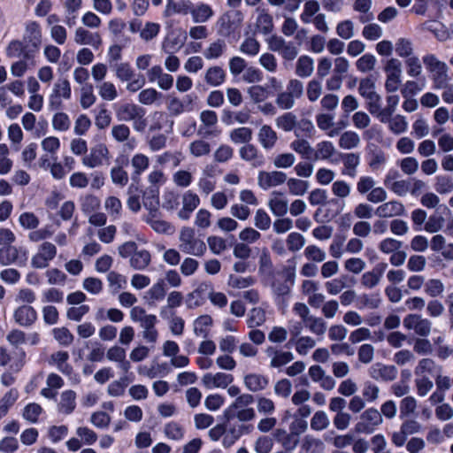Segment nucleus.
Returning a JSON list of instances; mask_svg holds the SVG:
<instances>
[{
	"label": "nucleus",
	"mask_w": 453,
	"mask_h": 453,
	"mask_svg": "<svg viewBox=\"0 0 453 453\" xmlns=\"http://www.w3.org/2000/svg\"><path fill=\"white\" fill-rule=\"evenodd\" d=\"M296 277L295 266H285L273 276L270 287L276 302L282 301L290 295Z\"/></svg>",
	"instance_id": "f257e3e1"
},
{
	"label": "nucleus",
	"mask_w": 453,
	"mask_h": 453,
	"mask_svg": "<svg viewBox=\"0 0 453 453\" xmlns=\"http://www.w3.org/2000/svg\"><path fill=\"white\" fill-rule=\"evenodd\" d=\"M115 115L119 121L133 122L134 131L142 133L147 127L145 110L132 103H125L115 107Z\"/></svg>",
	"instance_id": "f03ea898"
},
{
	"label": "nucleus",
	"mask_w": 453,
	"mask_h": 453,
	"mask_svg": "<svg viewBox=\"0 0 453 453\" xmlns=\"http://www.w3.org/2000/svg\"><path fill=\"white\" fill-rule=\"evenodd\" d=\"M423 64L428 72L433 81L434 88L440 89L449 83V67L447 64L441 61L434 54L428 53L422 58Z\"/></svg>",
	"instance_id": "7ed1b4c3"
},
{
	"label": "nucleus",
	"mask_w": 453,
	"mask_h": 453,
	"mask_svg": "<svg viewBox=\"0 0 453 453\" xmlns=\"http://www.w3.org/2000/svg\"><path fill=\"white\" fill-rule=\"evenodd\" d=\"M179 249L181 252L195 257H203L207 250L205 242L196 236L193 228L188 226L180 231Z\"/></svg>",
	"instance_id": "20e7f679"
},
{
	"label": "nucleus",
	"mask_w": 453,
	"mask_h": 453,
	"mask_svg": "<svg viewBox=\"0 0 453 453\" xmlns=\"http://www.w3.org/2000/svg\"><path fill=\"white\" fill-rule=\"evenodd\" d=\"M242 22L243 14L241 11H228L216 22L218 34L223 37H230L240 31Z\"/></svg>",
	"instance_id": "39448f33"
},
{
	"label": "nucleus",
	"mask_w": 453,
	"mask_h": 453,
	"mask_svg": "<svg viewBox=\"0 0 453 453\" xmlns=\"http://www.w3.org/2000/svg\"><path fill=\"white\" fill-rule=\"evenodd\" d=\"M382 423L383 418L381 417L379 410L374 407H370L360 414L354 429L357 434H371Z\"/></svg>",
	"instance_id": "423d86ee"
},
{
	"label": "nucleus",
	"mask_w": 453,
	"mask_h": 453,
	"mask_svg": "<svg viewBox=\"0 0 453 453\" xmlns=\"http://www.w3.org/2000/svg\"><path fill=\"white\" fill-rule=\"evenodd\" d=\"M71 84L66 78H59L53 85L52 91L49 96V108L51 111L59 110L62 107L63 100L71 98Z\"/></svg>",
	"instance_id": "0eeeda50"
},
{
	"label": "nucleus",
	"mask_w": 453,
	"mask_h": 453,
	"mask_svg": "<svg viewBox=\"0 0 453 453\" xmlns=\"http://www.w3.org/2000/svg\"><path fill=\"white\" fill-rule=\"evenodd\" d=\"M27 259V251L22 247L9 244L0 248V265L3 266L23 265Z\"/></svg>",
	"instance_id": "6e6552de"
},
{
	"label": "nucleus",
	"mask_w": 453,
	"mask_h": 453,
	"mask_svg": "<svg viewBox=\"0 0 453 453\" xmlns=\"http://www.w3.org/2000/svg\"><path fill=\"white\" fill-rule=\"evenodd\" d=\"M56 255V246L51 242H44L39 246L37 252L32 257L31 265L37 269L46 268Z\"/></svg>",
	"instance_id": "1a4fd4ad"
},
{
	"label": "nucleus",
	"mask_w": 453,
	"mask_h": 453,
	"mask_svg": "<svg viewBox=\"0 0 453 453\" xmlns=\"http://www.w3.org/2000/svg\"><path fill=\"white\" fill-rule=\"evenodd\" d=\"M112 139L118 143H123L125 150L133 151L137 147V141L131 136V129L125 123L113 125L111 129Z\"/></svg>",
	"instance_id": "9d476101"
},
{
	"label": "nucleus",
	"mask_w": 453,
	"mask_h": 453,
	"mask_svg": "<svg viewBox=\"0 0 453 453\" xmlns=\"http://www.w3.org/2000/svg\"><path fill=\"white\" fill-rule=\"evenodd\" d=\"M369 376L377 381L390 382L397 378V368L393 365L377 362L368 369Z\"/></svg>",
	"instance_id": "9b49d317"
},
{
	"label": "nucleus",
	"mask_w": 453,
	"mask_h": 453,
	"mask_svg": "<svg viewBox=\"0 0 453 453\" xmlns=\"http://www.w3.org/2000/svg\"><path fill=\"white\" fill-rule=\"evenodd\" d=\"M109 154L110 151L104 144H98L90 150L89 154L82 157V165L90 169L99 167L109 158Z\"/></svg>",
	"instance_id": "f8f14e48"
},
{
	"label": "nucleus",
	"mask_w": 453,
	"mask_h": 453,
	"mask_svg": "<svg viewBox=\"0 0 453 453\" xmlns=\"http://www.w3.org/2000/svg\"><path fill=\"white\" fill-rule=\"evenodd\" d=\"M265 354L270 359L269 366L271 368H280L294 359V354L291 351L278 349L274 346L266 347Z\"/></svg>",
	"instance_id": "ddd939ff"
},
{
	"label": "nucleus",
	"mask_w": 453,
	"mask_h": 453,
	"mask_svg": "<svg viewBox=\"0 0 453 453\" xmlns=\"http://www.w3.org/2000/svg\"><path fill=\"white\" fill-rule=\"evenodd\" d=\"M234 381V376L226 372L205 373L202 377V384L207 389L226 388Z\"/></svg>",
	"instance_id": "4468645a"
},
{
	"label": "nucleus",
	"mask_w": 453,
	"mask_h": 453,
	"mask_svg": "<svg viewBox=\"0 0 453 453\" xmlns=\"http://www.w3.org/2000/svg\"><path fill=\"white\" fill-rule=\"evenodd\" d=\"M286 180L287 174L280 171H261L257 175V185L264 190L280 186L285 183Z\"/></svg>",
	"instance_id": "2eb2a0df"
},
{
	"label": "nucleus",
	"mask_w": 453,
	"mask_h": 453,
	"mask_svg": "<svg viewBox=\"0 0 453 453\" xmlns=\"http://www.w3.org/2000/svg\"><path fill=\"white\" fill-rule=\"evenodd\" d=\"M238 153L241 159L249 163L252 167H260L265 164L264 155L258 148L252 143L241 146Z\"/></svg>",
	"instance_id": "dca6fc26"
},
{
	"label": "nucleus",
	"mask_w": 453,
	"mask_h": 453,
	"mask_svg": "<svg viewBox=\"0 0 453 453\" xmlns=\"http://www.w3.org/2000/svg\"><path fill=\"white\" fill-rule=\"evenodd\" d=\"M405 207L400 201L391 200L381 203L375 209V215L379 218H393L405 214Z\"/></svg>",
	"instance_id": "f3484780"
},
{
	"label": "nucleus",
	"mask_w": 453,
	"mask_h": 453,
	"mask_svg": "<svg viewBox=\"0 0 453 453\" xmlns=\"http://www.w3.org/2000/svg\"><path fill=\"white\" fill-rule=\"evenodd\" d=\"M268 207L275 217H283L288 211V199L280 191H273L268 200Z\"/></svg>",
	"instance_id": "a211bd4d"
},
{
	"label": "nucleus",
	"mask_w": 453,
	"mask_h": 453,
	"mask_svg": "<svg viewBox=\"0 0 453 453\" xmlns=\"http://www.w3.org/2000/svg\"><path fill=\"white\" fill-rule=\"evenodd\" d=\"M106 358L118 364V367L124 373H127L131 368V364L127 360L126 349L119 345H113L108 349Z\"/></svg>",
	"instance_id": "6ab92c4d"
},
{
	"label": "nucleus",
	"mask_w": 453,
	"mask_h": 453,
	"mask_svg": "<svg viewBox=\"0 0 453 453\" xmlns=\"http://www.w3.org/2000/svg\"><path fill=\"white\" fill-rule=\"evenodd\" d=\"M127 163V158L125 156H119L115 160V165L110 171L112 183L121 188L125 187L129 180L128 173L123 168V165Z\"/></svg>",
	"instance_id": "aec40b11"
},
{
	"label": "nucleus",
	"mask_w": 453,
	"mask_h": 453,
	"mask_svg": "<svg viewBox=\"0 0 453 453\" xmlns=\"http://www.w3.org/2000/svg\"><path fill=\"white\" fill-rule=\"evenodd\" d=\"M13 319L20 326L29 327L36 321L37 312L30 305H20L15 309Z\"/></svg>",
	"instance_id": "412c9836"
},
{
	"label": "nucleus",
	"mask_w": 453,
	"mask_h": 453,
	"mask_svg": "<svg viewBox=\"0 0 453 453\" xmlns=\"http://www.w3.org/2000/svg\"><path fill=\"white\" fill-rule=\"evenodd\" d=\"M243 384L252 393L265 390L269 386V378L257 372H250L243 377Z\"/></svg>",
	"instance_id": "4be33fe9"
},
{
	"label": "nucleus",
	"mask_w": 453,
	"mask_h": 453,
	"mask_svg": "<svg viewBox=\"0 0 453 453\" xmlns=\"http://www.w3.org/2000/svg\"><path fill=\"white\" fill-rule=\"evenodd\" d=\"M190 16L194 23L203 24L208 22L214 16V11L212 7L206 3H193Z\"/></svg>",
	"instance_id": "5701e85b"
},
{
	"label": "nucleus",
	"mask_w": 453,
	"mask_h": 453,
	"mask_svg": "<svg viewBox=\"0 0 453 453\" xmlns=\"http://www.w3.org/2000/svg\"><path fill=\"white\" fill-rule=\"evenodd\" d=\"M73 40L79 45H89L95 49H98L102 44L98 33H92L81 27L76 28Z\"/></svg>",
	"instance_id": "b1692460"
},
{
	"label": "nucleus",
	"mask_w": 453,
	"mask_h": 453,
	"mask_svg": "<svg viewBox=\"0 0 453 453\" xmlns=\"http://www.w3.org/2000/svg\"><path fill=\"white\" fill-rule=\"evenodd\" d=\"M76 398L75 391L72 389L63 391L57 404L58 411L63 415L72 414L76 408Z\"/></svg>",
	"instance_id": "393cba45"
},
{
	"label": "nucleus",
	"mask_w": 453,
	"mask_h": 453,
	"mask_svg": "<svg viewBox=\"0 0 453 453\" xmlns=\"http://www.w3.org/2000/svg\"><path fill=\"white\" fill-rule=\"evenodd\" d=\"M199 196L191 190L186 191L182 196V208L178 215L181 219H188L190 214L199 206Z\"/></svg>",
	"instance_id": "a878e982"
},
{
	"label": "nucleus",
	"mask_w": 453,
	"mask_h": 453,
	"mask_svg": "<svg viewBox=\"0 0 453 453\" xmlns=\"http://www.w3.org/2000/svg\"><path fill=\"white\" fill-rule=\"evenodd\" d=\"M257 140L264 150H270L276 145L278 134L271 126L263 125L257 132Z\"/></svg>",
	"instance_id": "bb28decb"
},
{
	"label": "nucleus",
	"mask_w": 453,
	"mask_h": 453,
	"mask_svg": "<svg viewBox=\"0 0 453 453\" xmlns=\"http://www.w3.org/2000/svg\"><path fill=\"white\" fill-rule=\"evenodd\" d=\"M24 42L35 49H38L42 43V32L39 24L35 21L28 22L24 33Z\"/></svg>",
	"instance_id": "cd10ccee"
},
{
	"label": "nucleus",
	"mask_w": 453,
	"mask_h": 453,
	"mask_svg": "<svg viewBox=\"0 0 453 453\" xmlns=\"http://www.w3.org/2000/svg\"><path fill=\"white\" fill-rule=\"evenodd\" d=\"M69 354L67 351L59 350L50 355L49 364L56 366L57 369L63 374L69 375L73 372V367L67 363Z\"/></svg>",
	"instance_id": "c85d7f7f"
},
{
	"label": "nucleus",
	"mask_w": 453,
	"mask_h": 453,
	"mask_svg": "<svg viewBox=\"0 0 453 453\" xmlns=\"http://www.w3.org/2000/svg\"><path fill=\"white\" fill-rule=\"evenodd\" d=\"M256 12L257 13L256 29L263 35L271 34L274 27L272 15L267 10L262 8H257Z\"/></svg>",
	"instance_id": "c756f323"
},
{
	"label": "nucleus",
	"mask_w": 453,
	"mask_h": 453,
	"mask_svg": "<svg viewBox=\"0 0 453 453\" xmlns=\"http://www.w3.org/2000/svg\"><path fill=\"white\" fill-rule=\"evenodd\" d=\"M343 168L342 169V174L355 178L357 173V167L360 164V156L357 153H347L343 154L342 157Z\"/></svg>",
	"instance_id": "7c9ffc66"
},
{
	"label": "nucleus",
	"mask_w": 453,
	"mask_h": 453,
	"mask_svg": "<svg viewBox=\"0 0 453 453\" xmlns=\"http://www.w3.org/2000/svg\"><path fill=\"white\" fill-rule=\"evenodd\" d=\"M336 152V149L332 142L321 141L316 144V150L313 151V160H328Z\"/></svg>",
	"instance_id": "2f4dec72"
},
{
	"label": "nucleus",
	"mask_w": 453,
	"mask_h": 453,
	"mask_svg": "<svg viewBox=\"0 0 453 453\" xmlns=\"http://www.w3.org/2000/svg\"><path fill=\"white\" fill-rule=\"evenodd\" d=\"M297 116L291 111L285 112L275 119V126L283 132H295Z\"/></svg>",
	"instance_id": "473e14b6"
},
{
	"label": "nucleus",
	"mask_w": 453,
	"mask_h": 453,
	"mask_svg": "<svg viewBox=\"0 0 453 453\" xmlns=\"http://www.w3.org/2000/svg\"><path fill=\"white\" fill-rule=\"evenodd\" d=\"M314 72V60L309 56L299 57L296 63V74L300 78H308Z\"/></svg>",
	"instance_id": "72a5a7b5"
},
{
	"label": "nucleus",
	"mask_w": 453,
	"mask_h": 453,
	"mask_svg": "<svg viewBox=\"0 0 453 453\" xmlns=\"http://www.w3.org/2000/svg\"><path fill=\"white\" fill-rule=\"evenodd\" d=\"M289 147L292 150L300 155L302 158L311 159L312 157L314 150L311 143L305 139L298 137L290 142Z\"/></svg>",
	"instance_id": "f704fd0d"
},
{
	"label": "nucleus",
	"mask_w": 453,
	"mask_h": 453,
	"mask_svg": "<svg viewBox=\"0 0 453 453\" xmlns=\"http://www.w3.org/2000/svg\"><path fill=\"white\" fill-rule=\"evenodd\" d=\"M104 207L112 220L120 218L122 212V203L115 196H109L104 199Z\"/></svg>",
	"instance_id": "c9c22d12"
},
{
	"label": "nucleus",
	"mask_w": 453,
	"mask_h": 453,
	"mask_svg": "<svg viewBox=\"0 0 453 453\" xmlns=\"http://www.w3.org/2000/svg\"><path fill=\"white\" fill-rule=\"evenodd\" d=\"M229 138L235 144H248L253 138V132L247 127H237L230 132Z\"/></svg>",
	"instance_id": "e433bc0d"
},
{
	"label": "nucleus",
	"mask_w": 453,
	"mask_h": 453,
	"mask_svg": "<svg viewBox=\"0 0 453 453\" xmlns=\"http://www.w3.org/2000/svg\"><path fill=\"white\" fill-rule=\"evenodd\" d=\"M304 326L313 334L323 338L327 330L326 322L321 317L312 315L305 323Z\"/></svg>",
	"instance_id": "4c0bfd02"
},
{
	"label": "nucleus",
	"mask_w": 453,
	"mask_h": 453,
	"mask_svg": "<svg viewBox=\"0 0 453 453\" xmlns=\"http://www.w3.org/2000/svg\"><path fill=\"white\" fill-rule=\"evenodd\" d=\"M226 43L223 39H217L211 42L203 51L206 59H217L223 56L226 50Z\"/></svg>",
	"instance_id": "58836bf2"
},
{
	"label": "nucleus",
	"mask_w": 453,
	"mask_h": 453,
	"mask_svg": "<svg viewBox=\"0 0 453 453\" xmlns=\"http://www.w3.org/2000/svg\"><path fill=\"white\" fill-rule=\"evenodd\" d=\"M150 253L146 250H137L129 260L134 270H144L150 263Z\"/></svg>",
	"instance_id": "ea45409f"
},
{
	"label": "nucleus",
	"mask_w": 453,
	"mask_h": 453,
	"mask_svg": "<svg viewBox=\"0 0 453 453\" xmlns=\"http://www.w3.org/2000/svg\"><path fill=\"white\" fill-rule=\"evenodd\" d=\"M131 165L133 168V178L139 177L150 166V158L142 153H135L131 158Z\"/></svg>",
	"instance_id": "a19ab883"
},
{
	"label": "nucleus",
	"mask_w": 453,
	"mask_h": 453,
	"mask_svg": "<svg viewBox=\"0 0 453 453\" xmlns=\"http://www.w3.org/2000/svg\"><path fill=\"white\" fill-rule=\"evenodd\" d=\"M157 323V318L155 316L152 319H150L149 321L140 325V326L142 328V338L146 342L155 343L157 341L158 332L156 328Z\"/></svg>",
	"instance_id": "79ce46f5"
},
{
	"label": "nucleus",
	"mask_w": 453,
	"mask_h": 453,
	"mask_svg": "<svg viewBox=\"0 0 453 453\" xmlns=\"http://www.w3.org/2000/svg\"><path fill=\"white\" fill-rule=\"evenodd\" d=\"M81 210L86 215L98 211L101 205L100 199L92 194H87L80 198Z\"/></svg>",
	"instance_id": "37998d69"
},
{
	"label": "nucleus",
	"mask_w": 453,
	"mask_h": 453,
	"mask_svg": "<svg viewBox=\"0 0 453 453\" xmlns=\"http://www.w3.org/2000/svg\"><path fill=\"white\" fill-rule=\"evenodd\" d=\"M107 281L111 294L119 293L122 288H126L127 283L126 276L114 271L107 274Z\"/></svg>",
	"instance_id": "c03bdc74"
},
{
	"label": "nucleus",
	"mask_w": 453,
	"mask_h": 453,
	"mask_svg": "<svg viewBox=\"0 0 453 453\" xmlns=\"http://www.w3.org/2000/svg\"><path fill=\"white\" fill-rule=\"evenodd\" d=\"M418 407V402L414 396L407 395L403 397L399 403L400 418H407L415 414Z\"/></svg>",
	"instance_id": "a18cd8bd"
},
{
	"label": "nucleus",
	"mask_w": 453,
	"mask_h": 453,
	"mask_svg": "<svg viewBox=\"0 0 453 453\" xmlns=\"http://www.w3.org/2000/svg\"><path fill=\"white\" fill-rule=\"evenodd\" d=\"M226 79L225 71L219 66H212L207 69L204 76L205 81L213 87L221 85Z\"/></svg>",
	"instance_id": "49530a36"
},
{
	"label": "nucleus",
	"mask_w": 453,
	"mask_h": 453,
	"mask_svg": "<svg viewBox=\"0 0 453 453\" xmlns=\"http://www.w3.org/2000/svg\"><path fill=\"white\" fill-rule=\"evenodd\" d=\"M244 426H231L225 428L224 437L222 438V445L225 448L232 447L243 434Z\"/></svg>",
	"instance_id": "de8ad7c7"
},
{
	"label": "nucleus",
	"mask_w": 453,
	"mask_h": 453,
	"mask_svg": "<svg viewBox=\"0 0 453 453\" xmlns=\"http://www.w3.org/2000/svg\"><path fill=\"white\" fill-rule=\"evenodd\" d=\"M366 103V108L368 111L376 117L380 121H381V114H382V99L381 96L375 93L365 98H364Z\"/></svg>",
	"instance_id": "09e8293b"
},
{
	"label": "nucleus",
	"mask_w": 453,
	"mask_h": 453,
	"mask_svg": "<svg viewBox=\"0 0 453 453\" xmlns=\"http://www.w3.org/2000/svg\"><path fill=\"white\" fill-rule=\"evenodd\" d=\"M348 278L349 277L347 275H342L325 282V288L326 292L331 296H337L342 293V291L349 286Z\"/></svg>",
	"instance_id": "8fccbe9b"
},
{
	"label": "nucleus",
	"mask_w": 453,
	"mask_h": 453,
	"mask_svg": "<svg viewBox=\"0 0 453 453\" xmlns=\"http://www.w3.org/2000/svg\"><path fill=\"white\" fill-rule=\"evenodd\" d=\"M381 123H388L389 130L395 134H401L407 131L408 122L406 118L402 115H395L389 117L387 121H380Z\"/></svg>",
	"instance_id": "3c124183"
},
{
	"label": "nucleus",
	"mask_w": 453,
	"mask_h": 453,
	"mask_svg": "<svg viewBox=\"0 0 453 453\" xmlns=\"http://www.w3.org/2000/svg\"><path fill=\"white\" fill-rule=\"evenodd\" d=\"M330 425L328 415L324 411H316L311 418L310 426L314 431L326 430Z\"/></svg>",
	"instance_id": "603ef678"
},
{
	"label": "nucleus",
	"mask_w": 453,
	"mask_h": 453,
	"mask_svg": "<svg viewBox=\"0 0 453 453\" xmlns=\"http://www.w3.org/2000/svg\"><path fill=\"white\" fill-rule=\"evenodd\" d=\"M360 143L358 134L354 131H346L340 136L339 146L343 150H352Z\"/></svg>",
	"instance_id": "864d4df0"
},
{
	"label": "nucleus",
	"mask_w": 453,
	"mask_h": 453,
	"mask_svg": "<svg viewBox=\"0 0 453 453\" xmlns=\"http://www.w3.org/2000/svg\"><path fill=\"white\" fill-rule=\"evenodd\" d=\"M296 351L302 356H305L316 346V341L311 336L305 335L296 338L294 342Z\"/></svg>",
	"instance_id": "5fc2aeb1"
},
{
	"label": "nucleus",
	"mask_w": 453,
	"mask_h": 453,
	"mask_svg": "<svg viewBox=\"0 0 453 453\" xmlns=\"http://www.w3.org/2000/svg\"><path fill=\"white\" fill-rule=\"evenodd\" d=\"M286 181L288 191L293 196H303L309 188V182L307 180L297 178H289L288 180L287 179Z\"/></svg>",
	"instance_id": "6e6d98bb"
},
{
	"label": "nucleus",
	"mask_w": 453,
	"mask_h": 453,
	"mask_svg": "<svg viewBox=\"0 0 453 453\" xmlns=\"http://www.w3.org/2000/svg\"><path fill=\"white\" fill-rule=\"evenodd\" d=\"M445 286L439 279H429L425 283L424 292L430 297L436 298L442 295Z\"/></svg>",
	"instance_id": "4d7b16f0"
},
{
	"label": "nucleus",
	"mask_w": 453,
	"mask_h": 453,
	"mask_svg": "<svg viewBox=\"0 0 453 453\" xmlns=\"http://www.w3.org/2000/svg\"><path fill=\"white\" fill-rule=\"evenodd\" d=\"M265 311L260 307L252 308L247 318V326L249 328H256L265 322Z\"/></svg>",
	"instance_id": "13d9d810"
},
{
	"label": "nucleus",
	"mask_w": 453,
	"mask_h": 453,
	"mask_svg": "<svg viewBox=\"0 0 453 453\" xmlns=\"http://www.w3.org/2000/svg\"><path fill=\"white\" fill-rule=\"evenodd\" d=\"M116 77L122 82L131 81L134 77V71L129 63H116L113 65Z\"/></svg>",
	"instance_id": "bf43d9fd"
},
{
	"label": "nucleus",
	"mask_w": 453,
	"mask_h": 453,
	"mask_svg": "<svg viewBox=\"0 0 453 453\" xmlns=\"http://www.w3.org/2000/svg\"><path fill=\"white\" fill-rule=\"evenodd\" d=\"M43 412L42 406L36 403H30L24 407L22 417L32 424H35L39 420V417Z\"/></svg>",
	"instance_id": "052dcab7"
},
{
	"label": "nucleus",
	"mask_w": 453,
	"mask_h": 453,
	"mask_svg": "<svg viewBox=\"0 0 453 453\" xmlns=\"http://www.w3.org/2000/svg\"><path fill=\"white\" fill-rule=\"evenodd\" d=\"M256 280L252 276L242 277L234 274H230L227 280V285L232 288L244 289L253 286Z\"/></svg>",
	"instance_id": "680f3d73"
},
{
	"label": "nucleus",
	"mask_w": 453,
	"mask_h": 453,
	"mask_svg": "<svg viewBox=\"0 0 453 453\" xmlns=\"http://www.w3.org/2000/svg\"><path fill=\"white\" fill-rule=\"evenodd\" d=\"M255 401L252 395L249 393H243L238 395L235 400L228 406L226 410V413L234 411L241 409L249 408Z\"/></svg>",
	"instance_id": "e2e57ef3"
},
{
	"label": "nucleus",
	"mask_w": 453,
	"mask_h": 453,
	"mask_svg": "<svg viewBox=\"0 0 453 453\" xmlns=\"http://www.w3.org/2000/svg\"><path fill=\"white\" fill-rule=\"evenodd\" d=\"M257 410L258 413L265 416H271L275 412L274 402L265 395H257L256 398Z\"/></svg>",
	"instance_id": "0e129e2a"
},
{
	"label": "nucleus",
	"mask_w": 453,
	"mask_h": 453,
	"mask_svg": "<svg viewBox=\"0 0 453 453\" xmlns=\"http://www.w3.org/2000/svg\"><path fill=\"white\" fill-rule=\"evenodd\" d=\"M188 150L192 156L200 157L210 154L211 145L203 139H197L189 144Z\"/></svg>",
	"instance_id": "69168bd1"
},
{
	"label": "nucleus",
	"mask_w": 453,
	"mask_h": 453,
	"mask_svg": "<svg viewBox=\"0 0 453 453\" xmlns=\"http://www.w3.org/2000/svg\"><path fill=\"white\" fill-rule=\"evenodd\" d=\"M54 339L62 346H69L73 343L74 336L71 331L65 327H55L52 330Z\"/></svg>",
	"instance_id": "338daca9"
},
{
	"label": "nucleus",
	"mask_w": 453,
	"mask_h": 453,
	"mask_svg": "<svg viewBox=\"0 0 453 453\" xmlns=\"http://www.w3.org/2000/svg\"><path fill=\"white\" fill-rule=\"evenodd\" d=\"M434 189L441 195L451 193L453 191V178L449 175H437Z\"/></svg>",
	"instance_id": "774afa93"
}]
</instances>
